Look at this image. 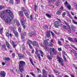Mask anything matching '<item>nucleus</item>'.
<instances>
[{
    "label": "nucleus",
    "mask_w": 77,
    "mask_h": 77,
    "mask_svg": "<svg viewBox=\"0 0 77 77\" xmlns=\"http://www.w3.org/2000/svg\"><path fill=\"white\" fill-rule=\"evenodd\" d=\"M5 11L8 13V16L7 17L6 16V14L5 13V11H3L1 12L0 17L2 20H4L6 23H9L11 21V20L14 18V16L13 15V13L11 12L10 10H7Z\"/></svg>",
    "instance_id": "f257e3e1"
},
{
    "label": "nucleus",
    "mask_w": 77,
    "mask_h": 77,
    "mask_svg": "<svg viewBox=\"0 0 77 77\" xmlns=\"http://www.w3.org/2000/svg\"><path fill=\"white\" fill-rule=\"evenodd\" d=\"M49 51L51 56H53V53L55 55L56 54V53H57V51L54 48H49Z\"/></svg>",
    "instance_id": "f03ea898"
},
{
    "label": "nucleus",
    "mask_w": 77,
    "mask_h": 77,
    "mask_svg": "<svg viewBox=\"0 0 77 77\" xmlns=\"http://www.w3.org/2000/svg\"><path fill=\"white\" fill-rule=\"evenodd\" d=\"M26 65V62L23 61H20L19 63V67H24Z\"/></svg>",
    "instance_id": "7ed1b4c3"
},
{
    "label": "nucleus",
    "mask_w": 77,
    "mask_h": 77,
    "mask_svg": "<svg viewBox=\"0 0 77 77\" xmlns=\"http://www.w3.org/2000/svg\"><path fill=\"white\" fill-rule=\"evenodd\" d=\"M48 44V42L46 40L44 41V44L43 45L44 47L45 50L47 49V45Z\"/></svg>",
    "instance_id": "20e7f679"
},
{
    "label": "nucleus",
    "mask_w": 77,
    "mask_h": 77,
    "mask_svg": "<svg viewBox=\"0 0 77 77\" xmlns=\"http://www.w3.org/2000/svg\"><path fill=\"white\" fill-rule=\"evenodd\" d=\"M14 24H16V25H17L18 27H19V26H20V23L19 22L17 21V20L16 19H15L14 20Z\"/></svg>",
    "instance_id": "39448f33"
},
{
    "label": "nucleus",
    "mask_w": 77,
    "mask_h": 77,
    "mask_svg": "<svg viewBox=\"0 0 77 77\" xmlns=\"http://www.w3.org/2000/svg\"><path fill=\"white\" fill-rule=\"evenodd\" d=\"M32 44L33 45H34V46H36L37 47H38L39 46L38 43L36 41H33V42H32Z\"/></svg>",
    "instance_id": "423d86ee"
},
{
    "label": "nucleus",
    "mask_w": 77,
    "mask_h": 77,
    "mask_svg": "<svg viewBox=\"0 0 77 77\" xmlns=\"http://www.w3.org/2000/svg\"><path fill=\"white\" fill-rule=\"evenodd\" d=\"M18 56L19 57V58L20 59H23L25 57V56H24V55L21 54H17Z\"/></svg>",
    "instance_id": "0eeeda50"
},
{
    "label": "nucleus",
    "mask_w": 77,
    "mask_h": 77,
    "mask_svg": "<svg viewBox=\"0 0 77 77\" xmlns=\"http://www.w3.org/2000/svg\"><path fill=\"white\" fill-rule=\"evenodd\" d=\"M46 36L47 38H50V31L48 30L46 31Z\"/></svg>",
    "instance_id": "6e6552de"
},
{
    "label": "nucleus",
    "mask_w": 77,
    "mask_h": 77,
    "mask_svg": "<svg viewBox=\"0 0 77 77\" xmlns=\"http://www.w3.org/2000/svg\"><path fill=\"white\" fill-rule=\"evenodd\" d=\"M24 36H25L23 35V34H21V38L23 42H25V41H26V40H25V38L24 37Z\"/></svg>",
    "instance_id": "1a4fd4ad"
},
{
    "label": "nucleus",
    "mask_w": 77,
    "mask_h": 77,
    "mask_svg": "<svg viewBox=\"0 0 77 77\" xmlns=\"http://www.w3.org/2000/svg\"><path fill=\"white\" fill-rule=\"evenodd\" d=\"M57 59L58 60H57V61H58V62H59V63H60V62H63V59H62V58L61 57H57Z\"/></svg>",
    "instance_id": "9d476101"
},
{
    "label": "nucleus",
    "mask_w": 77,
    "mask_h": 77,
    "mask_svg": "<svg viewBox=\"0 0 77 77\" xmlns=\"http://www.w3.org/2000/svg\"><path fill=\"white\" fill-rule=\"evenodd\" d=\"M54 26L57 28L59 27V23L58 22V21H56L54 22Z\"/></svg>",
    "instance_id": "9b49d317"
},
{
    "label": "nucleus",
    "mask_w": 77,
    "mask_h": 77,
    "mask_svg": "<svg viewBox=\"0 0 77 77\" xmlns=\"http://www.w3.org/2000/svg\"><path fill=\"white\" fill-rule=\"evenodd\" d=\"M0 74L2 77H5L6 76V72L4 71H2L1 72Z\"/></svg>",
    "instance_id": "f8f14e48"
},
{
    "label": "nucleus",
    "mask_w": 77,
    "mask_h": 77,
    "mask_svg": "<svg viewBox=\"0 0 77 77\" xmlns=\"http://www.w3.org/2000/svg\"><path fill=\"white\" fill-rule=\"evenodd\" d=\"M21 10V11H23V12L24 14L28 12L27 10H26V9L24 7H22Z\"/></svg>",
    "instance_id": "ddd939ff"
},
{
    "label": "nucleus",
    "mask_w": 77,
    "mask_h": 77,
    "mask_svg": "<svg viewBox=\"0 0 77 77\" xmlns=\"http://www.w3.org/2000/svg\"><path fill=\"white\" fill-rule=\"evenodd\" d=\"M5 44L6 45H7V47L8 48V49H9L10 48H11V45L9 43V42H8L7 41H6L5 42Z\"/></svg>",
    "instance_id": "4468645a"
},
{
    "label": "nucleus",
    "mask_w": 77,
    "mask_h": 77,
    "mask_svg": "<svg viewBox=\"0 0 77 77\" xmlns=\"http://www.w3.org/2000/svg\"><path fill=\"white\" fill-rule=\"evenodd\" d=\"M42 72V75L48 74L47 72V71H46V70L44 69H43Z\"/></svg>",
    "instance_id": "2eb2a0df"
},
{
    "label": "nucleus",
    "mask_w": 77,
    "mask_h": 77,
    "mask_svg": "<svg viewBox=\"0 0 77 77\" xmlns=\"http://www.w3.org/2000/svg\"><path fill=\"white\" fill-rule=\"evenodd\" d=\"M21 23L22 25H25V23H26V22H25V20H20Z\"/></svg>",
    "instance_id": "dca6fc26"
},
{
    "label": "nucleus",
    "mask_w": 77,
    "mask_h": 77,
    "mask_svg": "<svg viewBox=\"0 0 77 77\" xmlns=\"http://www.w3.org/2000/svg\"><path fill=\"white\" fill-rule=\"evenodd\" d=\"M13 32L14 33L15 36H16V37H18V32H16L15 31H13Z\"/></svg>",
    "instance_id": "f3484780"
},
{
    "label": "nucleus",
    "mask_w": 77,
    "mask_h": 77,
    "mask_svg": "<svg viewBox=\"0 0 77 77\" xmlns=\"http://www.w3.org/2000/svg\"><path fill=\"white\" fill-rule=\"evenodd\" d=\"M19 14L20 16V17H23V16L24 15L23 12L22 11H20L19 12Z\"/></svg>",
    "instance_id": "a211bd4d"
},
{
    "label": "nucleus",
    "mask_w": 77,
    "mask_h": 77,
    "mask_svg": "<svg viewBox=\"0 0 77 77\" xmlns=\"http://www.w3.org/2000/svg\"><path fill=\"white\" fill-rule=\"evenodd\" d=\"M5 63H6L7 62H8L9 60H10L11 59L9 57H5Z\"/></svg>",
    "instance_id": "6ab92c4d"
},
{
    "label": "nucleus",
    "mask_w": 77,
    "mask_h": 77,
    "mask_svg": "<svg viewBox=\"0 0 77 77\" xmlns=\"http://www.w3.org/2000/svg\"><path fill=\"white\" fill-rule=\"evenodd\" d=\"M68 39L70 42H74V41L73 40L72 38L70 37H68Z\"/></svg>",
    "instance_id": "aec40b11"
},
{
    "label": "nucleus",
    "mask_w": 77,
    "mask_h": 77,
    "mask_svg": "<svg viewBox=\"0 0 77 77\" xmlns=\"http://www.w3.org/2000/svg\"><path fill=\"white\" fill-rule=\"evenodd\" d=\"M39 52L41 54V56L42 57H43V55H44V52H43L41 50H40L39 51Z\"/></svg>",
    "instance_id": "412c9836"
},
{
    "label": "nucleus",
    "mask_w": 77,
    "mask_h": 77,
    "mask_svg": "<svg viewBox=\"0 0 77 77\" xmlns=\"http://www.w3.org/2000/svg\"><path fill=\"white\" fill-rule=\"evenodd\" d=\"M23 67H19V70H20V72H22L24 70L23 69Z\"/></svg>",
    "instance_id": "4be33fe9"
},
{
    "label": "nucleus",
    "mask_w": 77,
    "mask_h": 77,
    "mask_svg": "<svg viewBox=\"0 0 77 77\" xmlns=\"http://www.w3.org/2000/svg\"><path fill=\"white\" fill-rule=\"evenodd\" d=\"M32 40L29 39H28V40L27 43V44L29 45V44H32Z\"/></svg>",
    "instance_id": "5701e85b"
},
{
    "label": "nucleus",
    "mask_w": 77,
    "mask_h": 77,
    "mask_svg": "<svg viewBox=\"0 0 77 77\" xmlns=\"http://www.w3.org/2000/svg\"><path fill=\"white\" fill-rule=\"evenodd\" d=\"M34 11L35 12H36L37 11V5H36V4L34 5Z\"/></svg>",
    "instance_id": "b1692460"
},
{
    "label": "nucleus",
    "mask_w": 77,
    "mask_h": 77,
    "mask_svg": "<svg viewBox=\"0 0 77 77\" xmlns=\"http://www.w3.org/2000/svg\"><path fill=\"white\" fill-rule=\"evenodd\" d=\"M56 14L57 15H61V11H58L57 12Z\"/></svg>",
    "instance_id": "393cba45"
},
{
    "label": "nucleus",
    "mask_w": 77,
    "mask_h": 77,
    "mask_svg": "<svg viewBox=\"0 0 77 77\" xmlns=\"http://www.w3.org/2000/svg\"><path fill=\"white\" fill-rule=\"evenodd\" d=\"M62 29L63 30H65L66 29V26H64L62 27Z\"/></svg>",
    "instance_id": "a878e982"
},
{
    "label": "nucleus",
    "mask_w": 77,
    "mask_h": 77,
    "mask_svg": "<svg viewBox=\"0 0 77 77\" xmlns=\"http://www.w3.org/2000/svg\"><path fill=\"white\" fill-rule=\"evenodd\" d=\"M46 15L47 17H48V18H51V15H50L49 14H46Z\"/></svg>",
    "instance_id": "bb28decb"
},
{
    "label": "nucleus",
    "mask_w": 77,
    "mask_h": 77,
    "mask_svg": "<svg viewBox=\"0 0 77 77\" xmlns=\"http://www.w3.org/2000/svg\"><path fill=\"white\" fill-rule=\"evenodd\" d=\"M3 28H1L0 29V34L2 35V32H3Z\"/></svg>",
    "instance_id": "cd10ccee"
},
{
    "label": "nucleus",
    "mask_w": 77,
    "mask_h": 77,
    "mask_svg": "<svg viewBox=\"0 0 77 77\" xmlns=\"http://www.w3.org/2000/svg\"><path fill=\"white\" fill-rule=\"evenodd\" d=\"M73 39L74 40V42H73V43H77V38H73Z\"/></svg>",
    "instance_id": "c85d7f7f"
},
{
    "label": "nucleus",
    "mask_w": 77,
    "mask_h": 77,
    "mask_svg": "<svg viewBox=\"0 0 77 77\" xmlns=\"http://www.w3.org/2000/svg\"><path fill=\"white\" fill-rule=\"evenodd\" d=\"M37 56L38 57V58L39 60H41V57H40V54H37Z\"/></svg>",
    "instance_id": "c756f323"
},
{
    "label": "nucleus",
    "mask_w": 77,
    "mask_h": 77,
    "mask_svg": "<svg viewBox=\"0 0 77 77\" xmlns=\"http://www.w3.org/2000/svg\"><path fill=\"white\" fill-rule=\"evenodd\" d=\"M66 12H63L62 14V15L63 18H65V15H66Z\"/></svg>",
    "instance_id": "7c9ffc66"
},
{
    "label": "nucleus",
    "mask_w": 77,
    "mask_h": 77,
    "mask_svg": "<svg viewBox=\"0 0 77 77\" xmlns=\"http://www.w3.org/2000/svg\"><path fill=\"white\" fill-rule=\"evenodd\" d=\"M47 57L48 59H49V60H51L52 59V57H50V56L49 55L47 56Z\"/></svg>",
    "instance_id": "2f4dec72"
},
{
    "label": "nucleus",
    "mask_w": 77,
    "mask_h": 77,
    "mask_svg": "<svg viewBox=\"0 0 77 77\" xmlns=\"http://www.w3.org/2000/svg\"><path fill=\"white\" fill-rule=\"evenodd\" d=\"M63 59L64 60L65 62H67V60H66V57H65V56L64 55L63 56Z\"/></svg>",
    "instance_id": "473e14b6"
},
{
    "label": "nucleus",
    "mask_w": 77,
    "mask_h": 77,
    "mask_svg": "<svg viewBox=\"0 0 77 77\" xmlns=\"http://www.w3.org/2000/svg\"><path fill=\"white\" fill-rule=\"evenodd\" d=\"M59 25H60V26H61V25H62V24H63V23L62 22V21H60V20H59Z\"/></svg>",
    "instance_id": "72a5a7b5"
},
{
    "label": "nucleus",
    "mask_w": 77,
    "mask_h": 77,
    "mask_svg": "<svg viewBox=\"0 0 77 77\" xmlns=\"http://www.w3.org/2000/svg\"><path fill=\"white\" fill-rule=\"evenodd\" d=\"M15 1L17 4H19L20 3V0H15Z\"/></svg>",
    "instance_id": "f704fd0d"
},
{
    "label": "nucleus",
    "mask_w": 77,
    "mask_h": 77,
    "mask_svg": "<svg viewBox=\"0 0 77 77\" xmlns=\"http://www.w3.org/2000/svg\"><path fill=\"white\" fill-rule=\"evenodd\" d=\"M35 50L36 51L35 52V54H37V55L38 54H38V49L37 48H36Z\"/></svg>",
    "instance_id": "c9c22d12"
},
{
    "label": "nucleus",
    "mask_w": 77,
    "mask_h": 77,
    "mask_svg": "<svg viewBox=\"0 0 77 77\" xmlns=\"http://www.w3.org/2000/svg\"><path fill=\"white\" fill-rule=\"evenodd\" d=\"M25 16H26L27 18H29V13H28V12L26 13H25Z\"/></svg>",
    "instance_id": "e433bc0d"
},
{
    "label": "nucleus",
    "mask_w": 77,
    "mask_h": 77,
    "mask_svg": "<svg viewBox=\"0 0 77 77\" xmlns=\"http://www.w3.org/2000/svg\"><path fill=\"white\" fill-rule=\"evenodd\" d=\"M18 31L20 33H21V28L20 27H19L18 28Z\"/></svg>",
    "instance_id": "4c0bfd02"
},
{
    "label": "nucleus",
    "mask_w": 77,
    "mask_h": 77,
    "mask_svg": "<svg viewBox=\"0 0 77 77\" xmlns=\"http://www.w3.org/2000/svg\"><path fill=\"white\" fill-rule=\"evenodd\" d=\"M5 8V6H0V10H2V9Z\"/></svg>",
    "instance_id": "58836bf2"
},
{
    "label": "nucleus",
    "mask_w": 77,
    "mask_h": 77,
    "mask_svg": "<svg viewBox=\"0 0 77 77\" xmlns=\"http://www.w3.org/2000/svg\"><path fill=\"white\" fill-rule=\"evenodd\" d=\"M30 74H31V75H32V76H33V77H35V74L33 73V72H30Z\"/></svg>",
    "instance_id": "ea45409f"
},
{
    "label": "nucleus",
    "mask_w": 77,
    "mask_h": 77,
    "mask_svg": "<svg viewBox=\"0 0 77 77\" xmlns=\"http://www.w3.org/2000/svg\"><path fill=\"white\" fill-rule=\"evenodd\" d=\"M17 44H14L13 45V48H15L17 47Z\"/></svg>",
    "instance_id": "a19ab883"
},
{
    "label": "nucleus",
    "mask_w": 77,
    "mask_h": 77,
    "mask_svg": "<svg viewBox=\"0 0 77 77\" xmlns=\"http://www.w3.org/2000/svg\"><path fill=\"white\" fill-rule=\"evenodd\" d=\"M26 53L27 54H28V55H29V56H30V55H31L30 53V52H29V51H26Z\"/></svg>",
    "instance_id": "79ce46f5"
},
{
    "label": "nucleus",
    "mask_w": 77,
    "mask_h": 77,
    "mask_svg": "<svg viewBox=\"0 0 77 77\" xmlns=\"http://www.w3.org/2000/svg\"><path fill=\"white\" fill-rule=\"evenodd\" d=\"M29 19L30 20H33V18L32 17V15H31L29 17Z\"/></svg>",
    "instance_id": "37998d69"
},
{
    "label": "nucleus",
    "mask_w": 77,
    "mask_h": 77,
    "mask_svg": "<svg viewBox=\"0 0 77 77\" xmlns=\"http://www.w3.org/2000/svg\"><path fill=\"white\" fill-rule=\"evenodd\" d=\"M10 42L11 44H12V45H13L14 44H15V42L14 41H13L12 40H11Z\"/></svg>",
    "instance_id": "c03bdc74"
},
{
    "label": "nucleus",
    "mask_w": 77,
    "mask_h": 77,
    "mask_svg": "<svg viewBox=\"0 0 77 77\" xmlns=\"http://www.w3.org/2000/svg\"><path fill=\"white\" fill-rule=\"evenodd\" d=\"M72 21L74 24H75L77 25V22L75 21L74 20H72Z\"/></svg>",
    "instance_id": "a18cd8bd"
},
{
    "label": "nucleus",
    "mask_w": 77,
    "mask_h": 77,
    "mask_svg": "<svg viewBox=\"0 0 77 77\" xmlns=\"http://www.w3.org/2000/svg\"><path fill=\"white\" fill-rule=\"evenodd\" d=\"M14 0H10L9 2L11 3V4H14Z\"/></svg>",
    "instance_id": "49530a36"
},
{
    "label": "nucleus",
    "mask_w": 77,
    "mask_h": 77,
    "mask_svg": "<svg viewBox=\"0 0 77 77\" xmlns=\"http://www.w3.org/2000/svg\"><path fill=\"white\" fill-rule=\"evenodd\" d=\"M74 55H75V56L76 58V59H77V53H76V52H75V53H74Z\"/></svg>",
    "instance_id": "de8ad7c7"
},
{
    "label": "nucleus",
    "mask_w": 77,
    "mask_h": 77,
    "mask_svg": "<svg viewBox=\"0 0 77 77\" xmlns=\"http://www.w3.org/2000/svg\"><path fill=\"white\" fill-rule=\"evenodd\" d=\"M28 45L29 46V48L30 49H32L33 48V47H32V45H30V44H29Z\"/></svg>",
    "instance_id": "09e8293b"
},
{
    "label": "nucleus",
    "mask_w": 77,
    "mask_h": 77,
    "mask_svg": "<svg viewBox=\"0 0 77 77\" xmlns=\"http://www.w3.org/2000/svg\"><path fill=\"white\" fill-rule=\"evenodd\" d=\"M63 61H62V62H60V64L61 65V66H64V63H63Z\"/></svg>",
    "instance_id": "8fccbe9b"
},
{
    "label": "nucleus",
    "mask_w": 77,
    "mask_h": 77,
    "mask_svg": "<svg viewBox=\"0 0 77 77\" xmlns=\"http://www.w3.org/2000/svg\"><path fill=\"white\" fill-rule=\"evenodd\" d=\"M64 23L65 24H66V25H67V26H69V25L68 24V23H67L65 21H64Z\"/></svg>",
    "instance_id": "3c124183"
},
{
    "label": "nucleus",
    "mask_w": 77,
    "mask_h": 77,
    "mask_svg": "<svg viewBox=\"0 0 77 77\" xmlns=\"http://www.w3.org/2000/svg\"><path fill=\"white\" fill-rule=\"evenodd\" d=\"M2 49L4 48H6V45H2Z\"/></svg>",
    "instance_id": "603ef678"
},
{
    "label": "nucleus",
    "mask_w": 77,
    "mask_h": 77,
    "mask_svg": "<svg viewBox=\"0 0 77 77\" xmlns=\"http://www.w3.org/2000/svg\"><path fill=\"white\" fill-rule=\"evenodd\" d=\"M53 71L54 72L56 73H57V72H58V71L56 69H54Z\"/></svg>",
    "instance_id": "864d4df0"
},
{
    "label": "nucleus",
    "mask_w": 77,
    "mask_h": 77,
    "mask_svg": "<svg viewBox=\"0 0 77 77\" xmlns=\"http://www.w3.org/2000/svg\"><path fill=\"white\" fill-rule=\"evenodd\" d=\"M58 50L59 51H62V48H58Z\"/></svg>",
    "instance_id": "5fc2aeb1"
},
{
    "label": "nucleus",
    "mask_w": 77,
    "mask_h": 77,
    "mask_svg": "<svg viewBox=\"0 0 77 77\" xmlns=\"http://www.w3.org/2000/svg\"><path fill=\"white\" fill-rule=\"evenodd\" d=\"M47 74L46 75H42V77H48L47 76Z\"/></svg>",
    "instance_id": "6e6d98bb"
},
{
    "label": "nucleus",
    "mask_w": 77,
    "mask_h": 77,
    "mask_svg": "<svg viewBox=\"0 0 77 77\" xmlns=\"http://www.w3.org/2000/svg\"><path fill=\"white\" fill-rule=\"evenodd\" d=\"M51 34L53 36V37H54V33H53V32L51 31Z\"/></svg>",
    "instance_id": "4d7b16f0"
},
{
    "label": "nucleus",
    "mask_w": 77,
    "mask_h": 77,
    "mask_svg": "<svg viewBox=\"0 0 77 77\" xmlns=\"http://www.w3.org/2000/svg\"><path fill=\"white\" fill-rule=\"evenodd\" d=\"M69 51L71 53H74H74H75V52L74 51H71V50H70Z\"/></svg>",
    "instance_id": "13d9d810"
},
{
    "label": "nucleus",
    "mask_w": 77,
    "mask_h": 77,
    "mask_svg": "<svg viewBox=\"0 0 77 77\" xmlns=\"http://www.w3.org/2000/svg\"><path fill=\"white\" fill-rule=\"evenodd\" d=\"M58 44H59L60 45H62V44H61V42L60 41H58Z\"/></svg>",
    "instance_id": "bf43d9fd"
},
{
    "label": "nucleus",
    "mask_w": 77,
    "mask_h": 77,
    "mask_svg": "<svg viewBox=\"0 0 77 77\" xmlns=\"http://www.w3.org/2000/svg\"><path fill=\"white\" fill-rule=\"evenodd\" d=\"M64 4L65 5H66H66H68V2H67V1H65V2L64 3Z\"/></svg>",
    "instance_id": "052dcab7"
},
{
    "label": "nucleus",
    "mask_w": 77,
    "mask_h": 77,
    "mask_svg": "<svg viewBox=\"0 0 77 77\" xmlns=\"http://www.w3.org/2000/svg\"><path fill=\"white\" fill-rule=\"evenodd\" d=\"M28 35L29 36H32V34L31 33H30L28 34Z\"/></svg>",
    "instance_id": "680f3d73"
},
{
    "label": "nucleus",
    "mask_w": 77,
    "mask_h": 77,
    "mask_svg": "<svg viewBox=\"0 0 77 77\" xmlns=\"http://www.w3.org/2000/svg\"><path fill=\"white\" fill-rule=\"evenodd\" d=\"M49 3H51L53 2V0H48Z\"/></svg>",
    "instance_id": "e2e57ef3"
},
{
    "label": "nucleus",
    "mask_w": 77,
    "mask_h": 77,
    "mask_svg": "<svg viewBox=\"0 0 77 77\" xmlns=\"http://www.w3.org/2000/svg\"><path fill=\"white\" fill-rule=\"evenodd\" d=\"M67 21L68 22H70V23H71V20L70 19H68L67 20Z\"/></svg>",
    "instance_id": "0e129e2a"
},
{
    "label": "nucleus",
    "mask_w": 77,
    "mask_h": 77,
    "mask_svg": "<svg viewBox=\"0 0 77 77\" xmlns=\"http://www.w3.org/2000/svg\"><path fill=\"white\" fill-rule=\"evenodd\" d=\"M6 36H7V37H9V33L7 32L6 33Z\"/></svg>",
    "instance_id": "69168bd1"
},
{
    "label": "nucleus",
    "mask_w": 77,
    "mask_h": 77,
    "mask_svg": "<svg viewBox=\"0 0 77 77\" xmlns=\"http://www.w3.org/2000/svg\"><path fill=\"white\" fill-rule=\"evenodd\" d=\"M22 26L23 29H26V25H22Z\"/></svg>",
    "instance_id": "338daca9"
},
{
    "label": "nucleus",
    "mask_w": 77,
    "mask_h": 77,
    "mask_svg": "<svg viewBox=\"0 0 77 77\" xmlns=\"http://www.w3.org/2000/svg\"><path fill=\"white\" fill-rule=\"evenodd\" d=\"M67 7L69 9H71V6L69 5L67 6Z\"/></svg>",
    "instance_id": "774afa93"
}]
</instances>
